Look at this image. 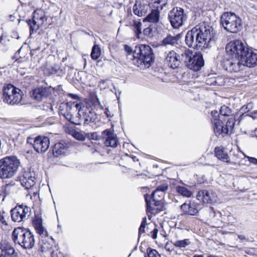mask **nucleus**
<instances>
[{"instance_id": "nucleus-25", "label": "nucleus", "mask_w": 257, "mask_h": 257, "mask_svg": "<svg viewBox=\"0 0 257 257\" xmlns=\"http://www.w3.org/2000/svg\"><path fill=\"white\" fill-rule=\"evenodd\" d=\"M148 8V6L143 5L140 2H137L134 6L133 11L135 15L142 17L146 14Z\"/></svg>"}, {"instance_id": "nucleus-35", "label": "nucleus", "mask_w": 257, "mask_h": 257, "mask_svg": "<svg viewBox=\"0 0 257 257\" xmlns=\"http://www.w3.org/2000/svg\"><path fill=\"white\" fill-rule=\"evenodd\" d=\"M177 192L181 195L189 197L192 195V192L184 186H178L176 188Z\"/></svg>"}, {"instance_id": "nucleus-52", "label": "nucleus", "mask_w": 257, "mask_h": 257, "mask_svg": "<svg viewBox=\"0 0 257 257\" xmlns=\"http://www.w3.org/2000/svg\"><path fill=\"white\" fill-rule=\"evenodd\" d=\"M23 50V47H21L18 51L17 52H16V55L17 56H18V55H20L19 57L20 58H23V57H25V54H21V53L22 52V51Z\"/></svg>"}, {"instance_id": "nucleus-18", "label": "nucleus", "mask_w": 257, "mask_h": 257, "mask_svg": "<svg viewBox=\"0 0 257 257\" xmlns=\"http://www.w3.org/2000/svg\"><path fill=\"white\" fill-rule=\"evenodd\" d=\"M184 214L191 216L197 215L199 210V205L194 202L187 201L180 206Z\"/></svg>"}, {"instance_id": "nucleus-33", "label": "nucleus", "mask_w": 257, "mask_h": 257, "mask_svg": "<svg viewBox=\"0 0 257 257\" xmlns=\"http://www.w3.org/2000/svg\"><path fill=\"white\" fill-rule=\"evenodd\" d=\"M174 245L177 248H185L191 244L189 239H178L173 243Z\"/></svg>"}, {"instance_id": "nucleus-49", "label": "nucleus", "mask_w": 257, "mask_h": 257, "mask_svg": "<svg viewBox=\"0 0 257 257\" xmlns=\"http://www.w3.org/2000/svg\"><path fill=\"white\" fill-rule=\"evenodd\" d=\"M75 130L73 129L72 127H68L66 128L65 132L67 134L71 135L72 137L75 132Z\"/></svg>"}, {"instance_id": "nucleus-32", "label": "nucleus", "mask_w": 257, "mask_h": 257, "mask_svg": "<svg viewBox=\"0 0 257 257\" xmlns=\"http://www.w3.org/2000/svg\"><path fill=\"white\" fill-rule=\"evenodd\" d=\"M181 37V34H178L175 36H172L170 34L163 40V43L165 44L175 45L177 43Z\"/></svg>"}, {"instance_id": "nucleus-6", "label": "nucleus", "mask_w": 257, "mask_h": 257, "mask_svg": "<svg viewBox=\"0 0 257 257\" xmlns=\"http://www.w3.org/2000/svg\"><path fill=\"white\" fill-rule=\"evenodd\" d=\"M3 101L10 105H18L22 101L23 92L14 85L9 84L5 85L3 89Z\"/></svg>"}, {"instance_id": "nucleus-29", "label": "nucleus", "mask_w": 257, "mask_h": 257, "mask_svg": "<svg viewBox=\"0 0 257 257\" xmlns=\"http://www.w3.org/2000/svg\"><path fill=\"white\" fill-rule=\"evenodd\" d=\"M160 10V9H154L152 10L151 13L144 19L143 23H145L147 21L155 23H157L159 21L160 18L159 11Z\"/></svg>"}, {"instance_id": "nucleus-63", "label": "nucleus", "mask_w": 257, "mask_h": 257, "mask_svg": "<svg viewBox=\"0 0 257 257\" xmlns=\"http://www.w3.org/2000/svg\"><path fill=\"white\" fill-rule=\"evenodd\" d=\"M51 257H57V256L56 255L57 254H55L54 251H52L51 252Z\"/></svg>"}, {"instance_id": "nucleus-21", "label": "nucleus", "mask_w": 257, "mask_h": 257, "mask_svg": "<svg viewBox=\"0 0 257 257\" xmlns=\"http://www.w3.org/2000/svg\"><path fill=\"white\" fill-rule=\"evenodd\" d=\"M215 156L220 160L228 164L236 165L240 163V161L236 159H233L230 161L227 153L225 152L224 149L220 147H216L214 150Z\"/></svg>"}, {"instance_id": "nucleus-28", "label": "nucleus", "mask_w": 257, "mask_h": 257, "mask_svg": "<svg viewBox=\"0 0 257 257\" xmlns=\"http://www.w3.org/2000/svg\"><path fill=\"white\" fill-rule=\"evenodd\" d=\"M213 124L214 131L216 136L221 135L224 136V128L222 121L217 118H214L212 120Z\"/></svg>"}, {"instance_id": "nucleus-62", "label": "nucleus", "mask_w": 257, "mask_h": 257, "mask_svg": "<svg viewBox=\"0 0 257 257\" xmlns=\"http://www.w3.org/2000/svg\"><path fill=\"white\" fill-rule=\"evenodd\" d=\"M6 36L5 35H3L1 37H0V42L1 43H3V39H4V38Z\"/></svg>"}, {"instance_id": "nucleus-26", "label": "nucleus", "mask_w": 257, "mask_h": 257, "mask_svg": "<svg viewBox=\"0 0 257 257\" xmlns=\"http://www.w3.org/2000/svg\"><path fill=\"white\" fill-rule=\"evenodd\" d=\"M61 90L60 85L57 86V88L49 86V99H51L53 103H57L59 100L60 92Z\"/></svg>"}, {"instance_id": "nucleus-14", "label": "nucleus", "mask_w": 257, "mask_h": 257, "mask_svg": "<svg viewBox=\"0 0 257 257\" xmlns=\"http://www.w3.org/2000/svg\"><path fill=\"white\" fill-rule=\"evenodd\" d=\"M165 194L156 189L151 195H145V201L147 204V209L148 211H151L153 209L152 205L158 206L160 202L164 198Z\"/></svg>"}, {"instance_id": "nucleus-20", "label": "nucleus", "mask_w": 257, "mask_h": 257, "mask_svg": "<svg viewBox=\"0 0 257 257\" xmlns=\"http://www.w3.org/2000/svg\"><path fill=\"white\" fill-rule=\"evenodd\" d=\"M181 60L179 54L174 51H169L166 58V61L168 65L173 69L178 68Z\"/></svg>"}, {"instance_id": "nucleus-15", "label": "nucleus", "mask_w": 257, "mask_h": 257, "mask_svg": "<svg viewBox=\"0 0 257 257\" xmlns=\"http://www.w3.org/2000/svg\"><path fill=\"white\" fill-rule=\"evenodd\" d=\"M224 63L225 69L229 72H237L244 68L240 57H230Z\"/></svg>"}, {"instance_id": "nucleus-46", "label": "nucleus", "mask_w": 257, "mask_h": 257, "mask_svg": "<svg viewBox=\"0 0 257 257\" xmlns=\"http://www.w3.org/2000/svg\"><path fill=\"white\" fill-rule=\"evenodd\" d=\"M253 104L251 103H248L246 105H243L240 109V111L242 113H246L252 109Z\"/></svg>"}, {"instance_id": "nucleus-31", "label": "nucleus", "mask_w": 257, "mask_h": 257, "mask_svg": "<svg viewBox=\"0 0 257 257\" xmlns=\"http://www.w3.org/2000/svg\"><path fill=\"white\" fill-rule=\"evenodd\" d=\"M67 148L65 144L62 143H58L56 144L53 147V154L54 156L58 157L59 155L64 154Z\"/></svg>"}, {"instance_id": "nucleus-51", "label": "nucleus", "mask_w": 257, "mask_h": 257, "mask_svg": "<svg viewBox=\"0 0 257 257\" xmlns=\"http://www.w3.org/2000/svg\"><path fill=\"white\" fill-rule=\"evenodd\" d=\"M87 137L89 139L95 140L97 138V134L95 133H93L91 134H86V138Z\"/></svg>"}, {"instance_id": "nucleus-37", "label": "nucleus", "mask_w": 257, "mask_h": 257, "mask_svg": "<svg viewBox=\"0 0 257 257\" xmlns=\"http://www.w3.org/2000/svg\"><path fill=\"white\" fill-rule=\"evenodd\" d=\"M220 114L225 116H229L232 114L231 109L226 105H223L220 109Z\"/></svg>"}, {"instance_id": "nucleus-50", "label": "nucleus", "mask_w": 257, "mask_h": 257, "mask_svg": "<svg viewBox=\"0 0 257 257\" xmlns=\"http://www.w3.org/2000/svg\"><path fill=\"white\" fill-rule=\"evenodd\" d=\"M124 49L125 52H126L129 54L132 53L133 54L134 51L132 50V48L127 45H124Z\"/></svg>"}, {"instance_id": "nucleus-41", "label": "nucleus", "mask_w": 257, "mask_h": 257, "mask_svg": "<svg viewBox=\"0 0 257 257\" xmlns=\"http://www.w3.org/2000/svg\"><path fill=\"white\" fill-rule=\"evenodd\" d=\"M147 253L148 257H161L156 249L150 247L147 249Z\"/></svg>"}, {"instance_id": "nucleus-45", "label": "nucleus", "mask_w": 257, "mask_h": 257, "mask_svg": "<svg viewBox=\"0 0 257 257\" xmlns=\"http://www.w3.org/2000/svg\"><path fill=\"white\" fill-rule=\"evenodd\" d=\"M146 224H147V218L146 217H145L143 218V220L141 222V224L139 229V234H141L145 232V228Z\"/></svg>"}, {"instance_id": "nucleus-47", "label": "nucleus", "mask_w": 257, "mask_h": 257, "mask_svg": "<svg viewBox=\"0 0 257 257\" xmlns=\"http://www.w3.org/2000/svg\"><path fill=\"white\" fill-rule=\"evenodd\" d=\"M142 23L140 22H135L133 27L135 32H141Z\"/></svg>"}, {"instance_id": "nucleus-40", "label": "nucleus", "mask_w": 257, "mask_h": 257, "mask_svg": "<svg viewBox=\"0 0 257 257\" xmlns=\"http://www.w3.org/2000/svg\"><path fill=\"white\" fill-rule=\"evenodd\" d=\"M186 44L189 47H192L194 43V36L193 33H187L185 37Z\"/></svg>"}, {"instance_id": "nucleus-23", "label": "nucleus", "mask_w": 257, "mask_h": 257, "mask_svg": "<svg viewBox=\"0 0 257 257\" xmlns=\"http://www.w3.org/2000/svg\"><path fill=\"white\" fill-rule=\"evenodd\" d=\"M48 95V89L46 87H40L33 90L31 97L38 101L46 99Z\"/></svg>"}, {"instance_id": "nucleus-44", "label": "nucleus", "mask_w": 257, "mask_h": 257, "mask_svg": "<svg viewBox=\"0 0 257 257\" xmlns=\"http://www.w3.org/2000/svg\"><path fill=\"white\" fill-rule=\"evenodd\" d=\"M7 219H8V216L6 215L5 212L4 211H0V224L8 225Z\"/></svg>"}, {"instance_id": "nucleus-2", "label": "nucleus", "mask_w": 257, "mask_h": 257, "mask_svg": "<svg viewBox=\"0 0 257 257\" xmlns=\"http://www.w3.org/2000/svg\"><path fill=\"white\" fill-rule=\"evenodd\" d=\"M180 50L181 60L190 70L198 71L204 66V61L201 52H196L193 53L192 51L185 47Z\"/></svg>"}, {"instance_id": "nucleus-58", "label": "nucleus", "mask_w": 257, "mask_h": 257, "mask_svg": "<svg viewBox=\"0 0 257 257\" xmlns=\"http://www.w3.org/2000/svg\"><path fill=\"white\" fill-rule=\"evenodd\" d=\"M211 115L214 117V118H216V117L219 116L218 112L216 110L212 111L211 112Z\"/></svg>"}, {"instance_id": "nucleus-11", "label": "nucleus", "mask_w": 257, "mask_h": 257, "mask_svg": "<svg viewBox=\"0 0 257 257\" xmlns=\"http://www.w3.org/2000/svg\"><path fill=\"white\" fill-rule=\"evenodd\" d=\"M45 12L42 10H38L33 13L32 20H29L28 24L30 26V32L36 31L46 21Z\"/></svg>"}, {"instance_id": "nucleus-55", "label": "nucleus", "mask_w": 257, "mask_h": 257, "mask_svg": "<svg viewBox=\"0 0 257 257\" xmlns=\"http://www.w3.org/2000/svg\"><path fill=\"white\" fill-rule=\"evenodd\" d=\"M248 115L252 117V119H257V110L253 111L252 112H251Z\"/></svg>"}, {"instance_id": "nucleus-54", "label": "nucleus", "mask_w": 257, "mask_h": 257, "mask_svg": "<svg viewBox=\"0 0 257 257\" xmlns=\"http://www.w3.org/2000/svg\"><path fill=\"white\" fill-rule=\"evenodd\" d=\"M104 113L107 117H111L113 116V114L107 108H105Z\"/></svg>"}, {"instance_id": "nucleus-60", "label": "nucleus", "mask_w": 257, "mask_h": 257, "mask_svg": "<svg viewBox=\"0 0 257 257\" xmlns=\"http://www.w3.org/2000/svg\"><path fill=\"white\" fill-rule=\"evenodd\" d=\"M68 95L74 99H77L78 97L77 95L71 93H69Z\"/></svg>"}, {"instance_id": "nucleus-56", "label": "nucleus", "mask_w": 257, "mask_h": 257, "mask_svg": "<svg viewBox=\"0 0 257 257\" xmlns=\"http://www.w3.org/2000/svg\"><path fill=\"white\" fill-rule=\"evenodd\" d=\"M249 162L253 164L256 165L257 159L253 157H248Z\"/></svg>"}, {"instance_id": "nucleus-61", "label": "nucleus", "mask_w": 257, "mask_h": 257, "mask_svg": "<svg viewBox=\"0 0 257 257\" xmlns=\"http://www.w3.org/2000/svg\"><path fill=\"white\" fill-rule=\"evenodd\" d=\"M238 238L239 239L241 240H246V237L244 235H238Z\"/></svg>"}, {"instance_id": "nucleus-30", "label": "nucleus", "mask_w": 257, "mask_h": 257, "mask_svg": "<svg viewBox=\"0 0 257 257\" xmlns=\"http://www.w3.org/2000/svg\"><path fill=\"white\" fill-rule=\"evenodd\" d=\"M235 121L234 117H231L228 119L226 124L223 125L224 136L230 135L233 133Z\"/></svg>"}, {"instance_id": "nucleus-17", "label": "nucleus", "mask_w": 257, "mask_h": 257, "mask_svg": "<svg viewBox=\"0 0 257 257\" xmlns=\"http://www.w3.org/2000/svg\"><path fill=\"white\" fill-rule=\"evenodd\" d=\"M101 137L105 146L115 148L117 147L118 141L116 135L110 129H106L101 133Z\"/></svg>"}, {"instance_id": "nucleus-10", "label": "nucleus", "mask_w": 257, "mask_h": 257, "mask_svg": "<svg viewBox=\"0 0 257 257\" xmlns=\"http://www.w3.org/2000/svg\"><path fill=\"white\" fill-rule=\"evenodd\" d=\"M169 18L171 25L175 29H178L181 27L187 19L184 10L179 7L174 8L170 12Z\"/></svg>"}, {"instance_id": "nucleus-38", "label": "nucleus", "mask_w": 257, "mask_h": 257, "mask_svg": "<svg viewBox=\"0 0 257 257\" xmlns=\"http://www.w3.org/2000/svg\"><path fill=\"white\" fill-rule=\"evenodd\" d=\"M198 34L202 35L203 38L202 45L203 44L204 46H207L212 40L211 33H198Z\"/></svg>"}, {"instance_id": "nucleus-7", "label": "nucleus", "mask_w": 257, "mask_h": 257, "mask_svg": "<svg viewBox=\"0 0 257 257\" xmlns=\"http://www.w3.org/2000/svg\"><path fill=\"white\" fill-rule=\"evenodd\" d=\"M73 107L78 110V118L83 121L84 124H87L94 121L96 118V114L91 106V103H82L75 104L73 103Z\"/></svg>"}, {"instance_id": "nucleus-13", "label": "nucleus", "mask_w": 257, "mask_h": 257, "mask_svg": "<svg viewBox=\"0 0 257 257\" xmlns=\"http://www.w3.org/2000/svg\"><path fill=\"white\" fill-rule=\"evenodd\" d=\"M36 151L39 153H43L48 149V138L46 137L38 136L33 140L32 138H28L27 142L28 143L32 144Z\"/></svg>"}, {"instance_id": "nucleus-12", "label": "nucleus", "mask_w": 257, "mask_h": 257, "mask_svg": "<svg viewBox=\"0 0 257 257\" xmlns=\"http://www.w3.org/2000/svg\"><path fill=\"white\" fill-rule=\"evenodd\" d=\"M30 212V208L25 205L16 206L11 210V218L13 221L21 222L24 221Z\"/></svg>"}, {"instance_id": "nucleus-22", "label": "nucleus", "mask_w": 257, "mask_h": 257, "mask_svg": "<svg viewBox=\"0 0 257 257\" xmlns=\"http://www.w3.org/2000/svg\"><path fill=\"white\" fill-rule=\"evenodd\" d=\"M21 185L26 189H29L35 184V178L33 173L30 171H25L20 178Z\"/></svg>"}, {"instance_id": "nucleus-36", "label": "nucleus", "mask_w": 257, "mask_h": 257, "mask_svg": "<svg viewBox=\"0 0 257 257\" xmlns=\"http://www.w3.org/2000/svg\"><path fill=\"white\" fill-rule=\"evenodd\" d=\"M101 55V50L98 45H95L92 48L91 57L93 60H97Z\"/></svg>"}, {"instance_id": "nucleus-27", "label": "nucleus", "mask_w": 257, "mask_h": 257, "mask_svg": "<svg viewBox=\"0 0 257 257\" xmlns=\"http://www.w3.org/2000/svg\"><path fill=\"white\" fill-rule=\"evenodd\" d=\"M213 28L208 25L207 23L203 22L193 28L188 32H212Z\"/></svg>"}, {"instance_id": "nucleus-9", "label": "nucleus", "mask_w": 257, "mask_h": 257, "mask_svg": "<svg viewBox=\"0 0 257 257\" xmlns=\"http://www.w3.org/2000/svg\"><path fill=\"white\" fill-rule=\"evenodd\" d=\"M247 47L241 41L236 40L227 43L225 47V50L227 55L230 57H241L245 53L244 51Z\"/></svg>"}, {"instance_id": "nucleus-48", "label": "nucleus", "mask_w": 257, "mask_h": 257, "mask_svg": "<svg viewBox=\"0 0 257 257\" xmlns=\"http://www.w3.org/2000/svg\"><path fill=\"white\" fill-rule=\"evenodd\" d=\"M202 41L203 38L202 35L198 34V33H197V35L196 36V43H198V44H200V47H201V45H202Z\"/></svg>"}, {"instance_id": "nucleus-57", "label": "nucleus", "mask_w": 257, "mask_h": 257, "mask_svg": "<svg viewBox=\"0 0 257 257\" xmlns=\"http://www.w3.org/2000/svg\"><path fill=\"white\" fill-rule=\"evenodd\" d=\"M58 69V67H52L51 69V70L49 71V73L54 74L57 73Z\"/></svg>"}, {"instance_id": "nucleus-3", "label": "nucleus", "mask_w": 257, "mask_h": 257, "mask_svg": "<svg viewBox=\"0 0 257 257\" xmlns=\"http://www.w3.org/2000/svg\"><path fill=\"white\" fill-rule=\"evenodd\" d=\"M134 60L136 64L144 65L145 67L149 68L153 63L155 56L152 48L147 45H139L136 46L133 52Z\"/></svg>"}, {"instance_id": "nucleus-34", "label": "nucleus", "mask_w": 257, "mask_h": 257, "mask_svg": "<svg viewBox=\"0 0 257 257\" xmlns=\"http://www.w3.org/2000/svg\"><path fill=\"white\" fill-rule=\"evenodd\" d=\"M152 3L153 9H160L162 10L167 3V0H150Z\"/></svg>"}, {"instance_id": "nucleus-42", "label": "nucleus", "mask_w": 257, "mask_h": 257, "mask_svg": "<svg viewBox=\"0 0 257 257\" xmlns=\"http://www.w3.org/2000/svg\"><path fill=\"white\" fill-rule=\"evenodd\" d=\"M73 137L77 140L83 141L86 139V134H83L80 132L75 131Z\"/></svg>"}, {"instance_id": "nucleus-8", "label": "nucleus", "mask_w": 257, "mask_h": 257, "mask_svg": "<svg viewBox=\"0 0 257 257\" xmlns=\"http://www.w3.org/2000/svg\"><path fill=\"white\" fill-rule=\"evenodd\" d=\"M33 226L37 233L40 235V245L42 251L48 249V232L43 225V220L40 214L35 215L32 218Z\"/></svg>"}, {"instance_id": "nucleus-5", "label": "nucleus", "mask_w": 257, "mask_h": 257, "mask_svg": "<svg viewBox=\"0 0 257 257\" xmlns=\"http://www.w3.org/2000/svg\"><path fill=\"white\" fill-rule=\"evenodd\" d=\"M220 22L224 29L228 32H238L242 29L241 19L232 12L224 13Z\"/></svg>"}, {"instance_id": "nucleus-19", "label": "nucleus", "mask_w": 257, "mask_h": 257, "mask_svg": "<svg viewBox=\"0 0 257 257\" xmlns=\"http://www.w3.org/2000/svg\"><path fill=\"white\" fill-rule=\"evenodd\" d=\"M197 198L204 203L212 204L217 201L215 193L205 190L199 191L197 193Z\"/></svg>"}, {"instance_id": "nucleus-43", "label": "nucleus", "mask_w": 257, "mask_h": 257, "mask_svg": "<svg viewBox=\"0 0 257 257\" xmlns=\"http://www.w3.org/2000/svg\"><path fill=\"white\" fill-rule=\"evenodd\" d=\"M168 187L169 186L167 183H163L162 184L158 185L156 189L165 194L168 190Z\"/></svg>"}, {"instance_id": "nucleus-24", "label": "nucleus", "mask_w": 257, "mask_h": 257, "mask_svg": "<svg viewBox=\"0 0 257 257\" xmlns=\"http://www.w3.org/2000/svg\"><path fill=\"white\" fill-rule=\"evenodd\" d=\"M65 105L66 106V111L64 112L63 115L66 119L74 124H81V121L80 119L78 118V116L76 117L75 120H72L73 115L70 111L73 107V103L70 104V103H67L65 104Z\"/></svg>"}, {"instance_id": "nucleus-16", "label": "nucleus", "mask_w": 257, "mask_h": 257, "mask_svg": "<svg viewBox=\"0 0 257 257\" xmlns=\"http://www.w3.org/2000/svg\"><path fill=\"white\" fill-rule=\"evenodd\" d=\"M240 57L241 61L243 63L244 67H253L257 65V54L248 47Z\"/></svg>"}, {"instance_id": "nucleus-53", "label": "nucleus", "mask_w": 257, "mask_h": 257, "mask_svg": "<svg viewBox=\"0 0 257 257\" xmlns=\"http://www.w3.org/2000/svg\"><path fill=\"white\" fill-rule=\"evenodd\" d=\"M158 232V230L157 228L154 229V230L152 231V237L153 239H156L157 237V234Z\"/></svg>"}, {"instance_id": "nucleus-64", "label": "nucleus", "mask_w": 257, "mask_h": 257, "mask_svg": "<svg viewBox=\"0 0 257 257\" xmlns=\"http://www.w3.org/2000/svg\"><path fill=\"white\" fill-rule=\"evenodd\" d=\"M193 257H204V256L202 254H199V255L195 254L193 256Z\"/></svg>"}, {"instance_id": "nucleus-39", "label": "nucleus", "mask_w": 257, "mask_h": 257, "mask_svg": "<svg viewBox=\"0 0 257 257\" xmlns=\"http://www.w3.org/2000/svg\"><path fill=\"white\" fill-rule=\"evenodd\" d=\"M233 159H236L240 161L239 164L234 165L235 166H237L242 165V162L244 160H245V158L244 154L238 152L236 154H234L233 156L231 158V159H230V161H232Z\"/></svg>"}, {"instance_id": "nucleus-1", "label": "nucleus", "mask_w": 257, "mask_h": 257, "mask_svg": "<svg viewBox=\"0 0 257 257\" xmlns=\"http://www.w3.org/2000/svg\"><path fill=\"white\" fill-rule=\"evenodd\" d=\"M20 165V160L16 156H6L0 159V178L6 179L14 177Z\"/></svg>"}, {"instance_id": "nucleus-59", "label": "nucleus", "mask_w": 257, "mask_h": 257, "mask_svg": "<svg viewBox=\"0 0 257 257\" xmlns=\"http://www.w3.org/2000/svg\"><path fill=\"white\" fill-rule=\"evenodd\" d=\"M150 26H149V27L146 28H144V30H143L144 32H149V33L153 32L152 29L150 28Z\"/></svg>"}, {"instance_id": "nucleus-4", "label": "nucleus", "mask_w": 257, "mask_h": 257, "mask_svg": "<svg viewBox=\"0 0 257 257\" xmlns=\"http://www.w3.org/2000/svg\"><path fill=\"white\" fill-rule=\"evenodd\" d=\"M12 238L16 243L25 249H31L35 244L33 233L24 228H15L13 231Z\"/></svg>"}]
</instances>
